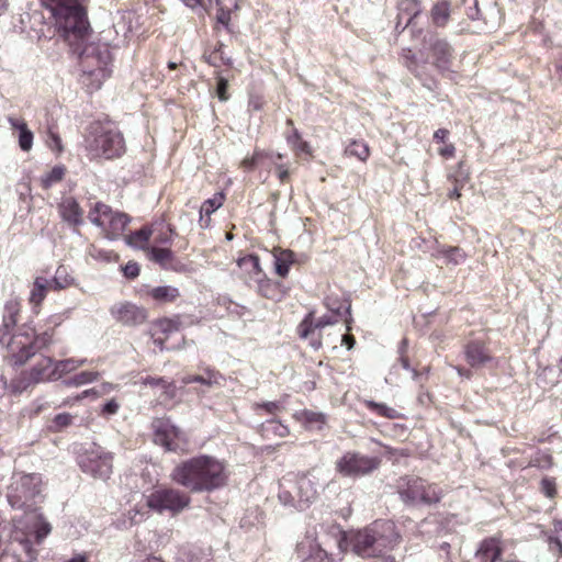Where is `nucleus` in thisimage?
Segmentation results:
<instances>
[{"label": "nucleus", "mask_w": 562, "mask_h": 562, "mask_svg": "<svg viewBox=\"0 0 562 562\" xmlns=\"http://www.w3.org/2000/svg\"><path fill=\"white\" fill-rule=\"evenodd\" d=\"M87 0H42L56 22L58 32L72 47L74 52H80V66L82 71L94 78L99 85L111 74L113 60L111 48L105 43H91L82 47L86 42L90 25L87 18Z\"/></svg>", "instance_id": "1"}, {"label": "nucleus", "mask_w": 562, "mask_h": 562, "mask_svg": "<svg viewBox=\"0 0 562 562\" xmlns=\"http://www.w3.org/2000/svg\"><path fill=\"white\" fill-rule=\"evenodd\" d=\"M42 476L38 473H14L7 487V499L13 509L24 512L20 518H12L11 538L22 546L29 560H34L37 551L34 544L42 541L52 531V526L36 513V497L42 492Z\"/></svg>", "instance_id": "2"}, {"label": "nucleus", "mask_w": 562, "mask_h": 562, "mask_svg": "<svg viewBox=\"0 0 562 562\" xmlns=\"http://www.w3.org/2000/svg\"><path fill=\"white\" fill-rule=\"evenodd\" d=\"M173 483L192 493L213 492L228 481L226 464L209 454H199L179 462L171 471Z\"/></svg>", "instance_id": "3"}, {"label": "nucleus", "mask_w": 562, "mask_h": 562, "mask_svg": "<svg viewBox=\"0 0 562 562\" xmlns=\"http://www.w3.org/2000/svg\"><path fill=\"white\" fill-rule=\"evenodd\" d=\"M83 146L90 159H116L126 151L122 132L110 120L91 122L86 130Z\"/></svg>", "instance_id": "4"}, {"label": "nucleus", "mask_w": 562, "mask_h": 562, "mask_svg": "<svg viewBox=\"0 0 562 562\" xmlns=\"http://www.w3.org/2000/svg\"><path fill=\"white\" fill-rule=\"evenodd\" d=\"M398 533L391 520H375L353 533V553L379 558L383 550L392 549L398 541Z\"/></svg>", "instance_id": "5"}, {"label": "nucleus", "mask_w": 562, "mask_h": 562, "mask_svg": "<svg viewBox=\"0 0 562 562\" xmlns=\"http://www.w3.org/2000/svg\"><path fill=\"white\" fill-rule=\"evenodd\" d=\"M55 329H47L35 335L32 328H21L8 342V357L13 364L22 366L38 350L53 342Z\"/></svg>", "instance_id": "6"}, {"label": "nucleus", "mask_w": 562, "mask_h": 562, "mask_svg": "<svg viewBox=\"0 0 562 562\" xmlns=\"http://www.w3.org/2000/svg\"><path fill=\"white\" fill-rule=\"evenodd\" d=\"M88 220L101 229L105 238L111 240L122 237L131 222L130 215L115 211L101 201L90 203Z\"/></svg>", "instance_id": "7"}, {"label": "nucleus", "mask_w": 562, "mask_h": 562, "mask_svg": "<svg viewBox=\"0 0 562 562\" xmlns=\"http://www.w3.org/2000/svg\"><path fill=\"white\" fill-rule=\"evenodd\" d=\"M397 492L401 499L411 506L432 505L442 497V491L437 484L428 483L426 480L417 476H405L397 483Z\"/></svg>", "instance_id": "8"}, {"label": "nucleus", "mask_w": 562, "mask_h": 562, "mask_svg": "<svg viewBox=\"0 0 562 562\" xmlns=\"http://www.w3.org/2000/svg\"><path fill=\"white\" fill-rule=\"evenodd\" d=\"M191 496L189 492L172 486H160L146 497V506L155 513H168L177 516L189 508Z\"/></svg>", "instance_id": "9"}, {"label": "nucleus", "mask_w": 562, "mask_h": 562, "mask_svg": "<svg viewBox=\"0 0 562 562\" xmlns=\"http://www.w3.org/2000/svg\"><path fill=\"white\" fill-rule=\"evenodd\" d=\"M153 440L166 451L175 453L188 452L189 440L169 417H155L150 423Z\"/></svg>", "instance_id": "10"}, {"label": "nucleus", "mask_w": 562, "mask_h": 562, "mask_svg": "<svg viewBox=\"0 0 562 562\" xmlns=\"http://www.w3.org/2000/svg\"><path fill=\"white\" fill-rule=\"evenodd\" d=\"M79 465L83 472L90 473L94 477L106 480L112 473L113 454L100 447H95L86 451L80 457Z\"/></svg>", "instance_id": "11"}, {"label": "nucleus", "mask_w": 562, "mask_h": 562, "mask_svg": "<svg viewBox=\"0 0 562 562\" xmlns=\"http://www.w3.org/2000/svg\"><path fill=\"white\" fill-rule=\"evenodd\" d=\"M295 554L300 562H336L318 543L316 531H306L304 538L296 543Z\"/></svg>", "instance_id": "12"}, {"label": "nucleus", "mask_w": 562, "mask_h": 562, "mask_svg": "<svg viewBox=\"0 0 562 562\" xmlns=\"http://www.w3.org/2000/svg\"><path fill=\"white\" fill-rule=\"evenodd\" d=\"M110 314L116 323L127 327L140 326L148 319L147 308L130 301L115 303Z\"/></svg>", "instance_id": "13"}, {"label": "nucleus", "mask_w": 562, "mask_h": 562, "mask_svg": "<svg viewBox=\"0 0 562 562\" xmlns=\"http://www.w3.org/2000/svg\"><path fill=\"white\" fill-rule=\"evenodd\" d=\"M330 323L328 317H316L315 312L311 311L296 326V334L301 339H310L311 345L317 349L322 346L319 331Z\"/></svg>", "instance_id": "14"}, {"label": "nucleus", "mask_w": 562, "mask_h": 562, "mask_svg": "<svg viewBox=\"0 0 562 562\" xmlns=\"http://www.w3.org/2000/svg\"><path fill=\"white\" fill-rule=\"evenodd\" d=\"M181 321L179 315L173 317H160L155 319L149 329V335L154 344L160 349H165V344L169 336L180 329Z\"/></svg>", "instance_id": "15"}, {"label": "nucleus", "mask_w": 562, "mask_h": 562, "mask_svg": "<svg viewBox=\"0 0 562 562\" xmlns=\"http://www.w3.org/2000/svg\"><path fill=\"white\" fill-rule=\"evenodd\" d=\"M464 359L472 368L484 366L492 357L482 337H472L463 345Z\"/></svg>", "instance_id": "16"}, {"label": "nucleus", "mask_w": 562, "mask_h": 562, "mask_svg": "<svg viewBox=\"0 0 562 562\" xmlns=\"http://www.w3.org/2000/svg\"><path fill=\"white\" fill-rule=\"evenodd\" d=\"M22 380L26 382L24 387L31 383H40L48 380H56L54 361L49 357L38 359L30 371L22 373Z\"/></svg>", "instance_id": "17"}, {"label": "nucleus", "mask_w": 562, "mask_h": 562, "mask_svg": "<svg viewBox=\"0 0 562 562\" xmlns=\"http://www.w3.org/2000/svg\"><path fill=\"white\" fill-rule=\"evenodd\" d=\"M397 11L395 30L403 32L408 26L414 25L422 9L417 0H400Z\"/></svg>", "instance_id": "18"}, {"label": "nucleus", "mask_w": 562, "mask_h": 562, "mask_svg": "<svg viewBox=\"0 0 562 562\" xmlns=\"http://www.w3.org/2000/svg\"><path fill=\"white\" fill-rule=\"evenodd\" d=\"M257 292L267 300L281 302L288 295V288L282 282L274 281L263 274L257 281Z\"/></svg>", "instance_id": "19"}, {"label": "nucleus", "mask_w": 562, "mask_h": 562, "mask_svg": "<svg viewBox=\"0 0 562 562\" xmlns=\"http://www.w3.org/2000/svg\"><path fill=\"white\" fill-rule=\"evenodd\" d=\"M214 18L216 21V24L214 25V31L218 32V25H222L229 32L232 13L239 10V0H214Z\"/></svg>", "instance_id": "20"}, {"label": "nucleus", "mask_w": 562, "mask_h": 562, "mask_svg": "<svg viewBox=\"0 0 562 562\" xmlns=\"http://www.w3.org/2000/svg\"><path fill=\"white\" fill-rule=\"evenodd\" d=\"M503 552L501 539L490 537L484 539L474 555L473 562H496Z\"/></svg>", "instance_id": "21"}, {"label": "nucleus", "mask_w": 562, "mask_h": 562, "mask_svg": "<svg viewBox=\"0 0 562 562\" xmlns=\"http://www.w3.org/2000/svg\"><path fill=\"white\" fill-rule=\"evenodd\" d=\"M180 296V290L172 285L148 288L143 292V297L150 299L159 305L173 304Z\"/></svg>", "instance_id": "22"}, {"label": "nucleus", "mask_w": 562, "mask_h": 562, "mask_svg": "<svg viewBox=\"0 0 562 562\" xmlns=\"http://www.w3.org/2000/svg\"><path fill=\"white\" fill-rule=\"evenodd\" d=\"M58 213L63 221L71 226H79L83 223V210L72 196L63 199L58 204Z\"/></svg>", "instance_id": "23"}, {"label": "nucleus", "mask_w": 562, "mask_h": 562, "mask_svg": "<svg viewBox=\"0 0 562 562\" xmlns=\"http://www.w3.org/2000/svg\"><path fill=\"white\" fill-rule=\"evenodd\" d=\"M49 291H53L52 282L45 277H35L30 290L29 303L35 313H38Z\"/></svg>", "instance_id": "24"}, {"label": "nucleus", "mask_w": 562, "mask_h": 562, "mask_svg": "<svg viewBox=\"0 0 562 562\" xmlns=\"http://www.w3.org/2000/svg\"><path fill=\"white\" fill-rule=\"evenodd\" d=\"M293 418L310 431H321L327 424L325 414L311 409L297 411L293 414Z\"/></svg>", "instance_id": "25"}, {"label": "nucleus", "mask_w": 562, "mask_h": 562, "mask_svg": "<svg viewBox=\"0 0 562 562\" xmlns=\"http://www.w3.org/2000/svg\"><path fill=\"white\" fill-rule=\"evenodd\" d=\"M295 481L299 488V510H303L316 499L317 490L307 475H296Z\"/></svg>", "instance_id": "26"}, {"label": "nucleus", "mask_w": 562, "mask_h": 562, "mask_svg": "<svg viewBox=\"0 0 562 562\" xmlns=\"http://www.w3.org/2000/svg\"><path fill=\"white\" fill-rule=\"evenodd\" d=\"M22 311V301L18 296L10 297L5 304L2 316V327L10 333L18 324Z\"/></svg>", "instance_id": "27"}, {"label": "nucleus", "mask_w": 562, "mask_h": 562, "mask_svg": "<svg viewBox=\"0 0 562 562\" xmlns=\"http://www.w3.org/2000/svg\"><path fill=\"white\" fill-rule=\"evenodd\" d=\"M273 157L281 160L283 158V154H273L266 149L256 147L250 156H246L239 162V168L245 172H252L258 166L262 165L265 160L272 159Z\"/></svg>", "instance_id": "28"}, {"label": "nucleus", "mask_w": 562, "mask_h": 562, "mask_svg": "<svg viewBox=\"0 0 562 562\" xmlns=\"http://www.w3.org/2000/svg\"><path fill=\"white\" fill-rule=\"evenodd\" d=\"M296 487L295 476L283 477L278 496L283 505L299 509V488Z\"/></svg>", "instance_id": "29"}, {"label": "nucleus", "mask_w": 562, "mask_h": 562, "mask_svg": "<svg viewBox=\"0 0 562 562\" xmlns=\"http://www.w3.org/2000/svg\"><path fill=\"white\" fill-rule=\"evenodd\" d=\"M430 48L432 52V63L440 69H446L451 58V49L446 41L430 37Z\"/></svg>", "instance_id": "30"}, {"label": "nucleus", "mask_w": 562, "mask_h": 562, "mask_svg": "<svg viewBox=\"0 0 562 562\" xmlns=\"http://www.w3.org/2000/svg\"><path fill=\"white\" fill-rule=\"evenodd\" d=\"M224 43L218 41L213 48L205 49L202 56L203 60L214 68L232 67L233 59L224 53Z\"/></svg>", "instance_id": "31"}, {"label": "nucleus", "mask_w": 562, "mask_h": 562, "mask_svg": "<svg viewBox=\"0 0 562 562\" xmlns=\"http://www.w3.org/2000/svg\"><path fill=\"white\" fill-rule=\"evenodd\" d=\"M286 125L291 127V132L285 134L286 143L291 146L293 153L296 156H301L302 154L312 155L311 145L302 138L301 133L297 128L294 127V122L292 119L286 120Z\"/></svg>", "instance_id": "32"}, {"label": "nucleus", "mask_w": 562, "mask_h": 562, "mask_svg": "<svg viewBox=\"0 0 562 562\" xmlns=\"http://www.w3.org/2000/svg\"><path fill=\"white\" fill-rule=\"evenodd\" d=\"M328 308L337 314L338 316L344 317V322L346 325V333L342 335L341 341L347 347V349H351V321L349 318L351 311V303L346 301L339 306L335 305V302H331V299H328Z\"/></svg>", "instance_id": "33"}, {"label": "nucleus", "mask_w": 562, "mask_h": 562, "mask_svg": "<svg viewBox=\"0 0 562 562\" xmlns=\"http://www.w3.org/2000/svg\"><path fill=\"white\" fill-rule=\"evenodd\" d=\"M274 267L276 273L281 278H286L291 266L295 262V255L290 249L274 248Z\"/></svg>", "instance_id": "34"}, {"label": "nucleus", "mask_w": 562, "mask_h": 562, "mask_svg": "<svg viewBox=\"0 0 562 562\" xmlns=\"http://www.w3.org/2000/svg\"><path fill=\"white\" fill-rule=\"evenodd\" d=\"M9 123L13 130L19 131V146L23 151H30L33 146V133L22 119L9 117Z\"/></svg>", "instance_id": "35"}, {"label": "nucleus", "mask_w": 562, "mask_h": 562, "mask_svg": "<svg viewBox=\"0 0 562 562\" xmlns=\"http://www.w3.org/2000/svg\"><path fill=\"white\" fill-rule=\"evenodd\" d=\"M381 463L378 457H364L353 453V476L366 475L376 470Z\"/></svg>", "instance_id": "36"}, {"label": "nucleus", "mask_w": 562, "mask_h": 562, "mask_svg": "<svg viewBox=\"0 0 562 562\" xmlns=\"http://www.w3.org/2000/svg\"><path fill=\"white\" fill-rule=\"evenodd\" d=\"M53 291L66 290L76 284L75 278L69 272L68 267L60 265L57 267L53 279L50 280Z\"/></svg>", "instance_id": "37"}, {"label": "nucleus", "mask_w": 562, "mask_h": 562, "mask_svg": "<svg viewBox=\"0 0 562 562\" xmlns=\"http://www.w3.org/2000/svg\"><path fill=\"white\" fill-rule=\"evenodd\" d=\"M151 234L153 231L150 229V227L143 226L142 228L126 235L125 240L128 245L147 251L148 248H150L148 243L151 237Z\"/></svg>", "instance_id": "38"}, {"label": "nucleus", "mask_w": 562, "mask_h": 562, "mask_svg": "<svg viewBox=\"0 0 562 562\" xmlns=\"http://www.w3.org/2000/svg\"><path fill=\"white\" fill-rule=\"evenodd\" d=\"M67 173V168L64 165H56L49 171L44 173L41 179V187L44 190H48L53 186L63 181Z\"/></svg>", "instance_id": "39"}, {"label": "nucleus", "mask_w": 562, "mask_h": 562, "mask_svg": "<svg viewBox=\"0 0 562 562\" xmlns=\"http://www.w3.org/2000/svg\"><path fill=\"white\" fill-rule=\"evenodd\" d=\"M328 535L336 539L337 547L339 550V554H341V558L339 560L341 561L342 558L347 554L350 548V539L348 536V532L342 530L339 525H331L328 528Z\"/></svg>", "instance_id": "40"}, {"label": "nucleus", "mask_w": 562, "mask_h": 562, "mask_svg": "<svg viewBox=\"0 0 562 562\" xmlns=\"http://www.w3.org/2000/svg\"><path fill=\"white\" fill-rule=\"evenodd\" d=\"M98 371H81L72 376H69L64 380V384L66 386H80L91 382H94L99 379Z\"/></svg>", "instance_id": "41"}, {"label": "nucleus", "mask_w": 562, "mask_h": 562, "mask_svg": "<svg viewBox=\"0 0 562 562\" xmlns=\"http://www.w3.org/2000/svg\"><path fill=\"white\" fill-rule=\"evenodd\" d=\"M201 376L203 378V385L206 387L221 386L225 381L224 375L211 367L203 368Z\"/></svg>", "instance_id": "42"}, {"label": "nucleus", "mask_w": 562, "mask_h": 562, "mask_svg": "<svg viewBox=\"0 0 562 562\" xmlns=\"http://www.w3.org/2000/svg\"><path fill=\"white\" fill-rule=\"evenodd\" d=\"M261 429L266 434H272L280 438H284L290 435V428L277 419L267 420L261 425Z\"/></svg>", "instance_id": "43"}, {"label": "nucleus", "mask_w": 562, "mask_h": 562, "mask_svg": "<svg viewBox=\"0 0 562 562\" xmlns=\"http://www.w3.org/2000/svg\"><path fill=\"white\" fill-rule=\"evenodd\" d=\"M83 363H85V360H76L72 358L54 362L56 379H59L64 374H67V373H70V372L77 370Z\"/></svg>", "instance_id": "44"}, {"label": "nucleus", "mask_w": 562, "mask_h": 562, "mask_svg": "<svg viewBox=\"0 0 562 562\" xmlns=\"http://www.w3.org/2000/svg\"><path fill=\"white\" fill-rule=\"evenodd\" d=\"M407 348V340L403 339L401 341L398 352H400V364L403 369L411 371L413 373V379L416 381H420L424 374H427L429 369L425 368L423 372H418L415 369L411 368L409 360L405 357L404 352Z\"/></svg>", "instance_id": "45"}, {"label": "nucleus", "mask_w": 562, "mask_h": 562, "mask_svg": "<svg viewBox=\"0 0 562 562\" xmlns=\"http://www.w3.org/2000/svg\"><path fill=\"white\" fill-rule=\"evenodd\" d=\"M226 200V195L224 192H217L212 198L205 200L200 211L204 212L206 215H212L215 211L223 206Z\"/></svg>", "instance_id": "46"}, {"label": "nucleus", "mask_w": 562, "mask_h": 562, "mask_svg": "<svg viewBox=\"0 0 562 562\" xmlns=\"http://www.w3.org/2000/svg\"><path fill=\"white\" fill-rule=\"evenodd\" d=\"M147 251L149 259L160 265H166L173 258V254L170 248L151 246Z\"/></svg>", "instance_id": "47"}, {"label": "nucleus", "mask_w": 562, "mask_h": 562, "mask_svg": "<svg viewBox=\"0 0 562 562\" xmlns=\"http://www.w3.org/2000/svg\"><path fill=\"white\" fill-rule=\"evenodd\" d=\"M441 256L445 258L447 263L458 266L465 260L464 251L459 247H449L440 250Z\"/></svg>", "instance_id": "48"}, {"label": "nucleus", "mask_w": 562, "mask_h": 562, "mask_svg": "<svg viewBox=\"0 0 562 562\" xmlns=\"http://www.w3.org/2000/svg\"><path fill=\"white\" fill-rule=\"evenodd\" d=\"M72 424V416L69 413L57 414L48 425L53 432H59Z\"/></svg>", "instance_id": "49"}, {"label": "nucleus", "mask_w": 562, "mask_h": 562, "mask_svg": "<svg viewBox=\"0 0 562 562\" xmlns=\"http://www.w3.org/2000/svg\"><path fill=\"white\" fill-rule=\"evenodd\" d=\"M175 236H177L176 228L171 224H168L165 228L157 232L155 235V243L160 245H170Z\"/></svg>", "instance_id": "50"}, {"label": "nucleus", "mask_w": 562, "mask_h": 562, "mask_svg": "<svg viewBox=\"0 0 562 562\" xmlns=\"http://www.w3.org/2000/svg\"><path fill=\"white\" fill-rule=\"evenodd\" d=\"M266 105L265 97L259 91H250L248 95V111L258 112L261 111Z\"/></svg>", "instance_id": "51"}, {"label": "nucleus", "mask_w": 562, "mask_h": 562, "mask_svg": "<svg viewBox=\"0 0 562 562\" xmlns=\"http://www.w3.org/2000/svg\"><path fill=\"white\" fill-rule=\"evenodd\" d=\"M214 75L217 80L216 95L222 102H225L231 97L228 93V80L221 75V71L216 70Z\"/></svg>", "instance_id": "52"}, {"label": "nucleus", "mask_w": 562, "mask_h": 562, "mask_svg": "<svg viewBox=\"0 0 562 562\" xmlns=\"http://www.w3.org/2000/svg\"><path fill=\"white\" fill-rule=\"evenodd\" d=\"M46 143L49 149L55 151L57 155H60L64 151V146L60 136L52 128H48Z\"/></svg>", "instance_id": "53"}, {"label": "nucleus", "mask_w": 562, "mask_h": 562, "mask_svg": "<svg viewBox=\"0 0 562 562\" xmlns=\"http://www.w3.org/2000/svg\"><path fill=\"white\" fill-rule=\"evenodd\" d=\"M274 171L281 184L290 183L291 171L289 164H274Z\"/></svg>", "instance_id": "54"}, {"label": "nucleus", "mask_w": 562, "mask_h": 562, "mask_svg": "<svg viewBox=\"0 0 562 562\" xmlns=\"http://www.w3.org/2000/svg\"><path fill=\"white\" fill-rule=\"evenodd\" d=\"M434 22L441 26L448 19V8L445 4H437L431 11Z\"/></svg>", "instance_id": "55"}, {"label": "nucleus", "mask_w": 562, "mask_h": 562, "mask_svg": "<svg viewBox=\"0 0 562 562\" xmlns=\"http://www.w3.org/2000/svg\"><path fill=\"white\" fill-rule=\"evenodd\" d=\"M249 263L252 267V270L256 274H261L263 277V271L261 269L260 259L257 255H248L238 260V265H247Z\"/></svg>", "instance_id": "56"}, {"label": "nucleus", "mask_w": 562, "mask_h": 562, "mask_svg": "<svg viewBox=\"0 0 562 562\" xmlns=\"http://www.w3.org/2000/svg\"><path fill=\"white\" fill-rule=\"evenodd\" d=\"M540 490L547 497L553 498L557 494L555 480L552 477L542 479Z\"/></svg>", "instance_id": "57"}, {"label": "nucleus", "mask_w": 562, "mask_h": 562, "mask_svg": "<svg viewBox=\"0 0 562 562\" xmlns=\"http://www.w3.org/2000/svg\"><path fill=\"white\" fill-rule=\"evenodd\" d=\"M465 8V14L471 20H477L480 18V9L477 7V0H462Z\"/></svg>", "instance_id": "58"}, {"label": "nucleus", "mask_w": 562, "mask_h": 562, "mask_svg": "<svg viewBox=\"0 0 562 562\" xmlns=\"http://www.w3.org/2000/svg\"><path fill=\"white\" fill-rule=\"evenodd\" d=\"M160 389L162 390L161 397L164 401H171L177 396V386L172 381L165 380Z\"/></svg>", "instance_id": "59"}, {"label": "nucleus", "mask_w": 562, "mask_h": 562, "mask_svg": "<svg viewBox=\"0 0 562 562\" xmlns=\"http://www.w3.org/2000/svg\"><path fill=\"white\" fill-rule=\"evenodd\" d=\"M374 408V411L380 414L381 416L387 417V418H396L398 417V412L395 408L389 407L384 404H371Z\"/></svg>", "instance_id": "60"}, {"label": "nucleus", "mask_w": 562, "mask_h": 562, "mask_svg": "<svg viewBox=\"0 0 562 562\" xmlns=\"http://www.w3.org/2000/svg\"><path fill=\"white\" fill-rule=\"evenodd\" d=\"M451 178L453 179V183L456 186L463 188V186L465 184V182L469 179L468 171L463 170V162H459L458 171L456 173H453L451 176Z\"/></svg>", "instance_id": "61"}, {"label": "nucleus", "mask_w": 562, "mask_h": 562, "mask_svg": "<svg viewBox=\"0 0 562 562\" xmlns=\"http://www.w3.org/2000/svg\"><path fill=\"white\" fill-rule=\"evenodd\" d=\"M256 409H263L268 414H277L283 409V406L279 402H265L256 404Z\"/></svg>", "instance_id": "62"}, {"label": "nucleus", "mask_w": 562, "mask_h": 562, "mask_svg": "<svg viewBox=\"0 0 562 562\" xmlns=\"http://www.w3.org/2000/svg\"><path fill=\"white\" fill-rule=\"evenodd\" d=\"M370 155L369 147L364 143L353 140V156L364 161Z\"/></svg>", "instance_id": "63"}, {"label": "nucleus", "mask_w": 562, "mask_h": 562, "mask_svg": "<svg viewBox=\"0 0 562 562\" xmlns=\"http://www.w3.org/2000/svg\"><path fill=\"white\" fill-rule=\"evenodd\" d=\"M122 270L127 279H135L139 276L140 268L137 262L128 261Z\"/></svg>", "instance_id": "64"}]
</instances>
